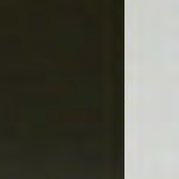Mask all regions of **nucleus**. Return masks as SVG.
<instances>
[{
  "label": "nucleus",
  "instance_id": "20e7f679",
  "mask_svg": "<svg viewBox=\"0 0 179 179\" xmlns=\"http://www.w3.org/2000/svg\"><path fill=\"white\" fill-rule=\"evenodd\" d=\"M123 143H124V124H123Z\"/></svg>",
  "mask_w": 179,
  "mask_h": 179
},
{
  "label": "nucleus",
  "instance_id": "f257e3e1",
  "mask_svg": "<svg viewBox=\"0 0 179 179\" xmlns=\"http://www.w3.org/2000/svg\"><path fill=\"white\" fill-rule=\"evenodd\" d=\"M113 179H120V164H113Z\"/></svg>",
  "mask_w": 179,
  "mask_h": 179
},
{
  "label": "nucleus",
  "instance_id": "0eeeda50",
  "mask_svg": "<svg viewBox=\"0 0 179 179\" xmlns=\"http://www.w3.org/2000/svg\"><path fill=\"white\" fill-rule=\"evenodd\" d=\"M123 3H124V0H123Z\"/></svg>",
  "mask_w": 179,
  "mask_h": 179
},
{
  "label": "nucleus",
  "instance_id": "423d86ee",
  "mask_svg": "<svg viewBox=\"0 0 179 179\" xmlns=\"http://www.w3.org/2000/svg\"><path fill=\"white\" fill-rule=\"evenodd\" d=\"M123 111H124V107H123Z\"/></svg>",
  "mask_w": 179,
  "mask_h": 179
},
{
  "label": "nucleus",
  "instance_id": "39448f33",
  "mask_svg": "<svg viewBox=\"0 0 179 179\" xmlns=\"http://www.w3.org/2000/svg\"><path fill=\"white\" fill-rule=\"evenodd\" d=\"M123 71H124V64H123Z\"/></svg>",
  "mask_w": 179,
  "mask_h": 179
},
{
  "label": "nucleus",
  "instance_id": "f03ea898",
  "mask_svg": "<svg viewBox=\"0 0 179 179\" xmlns=\"http://www.w3.org/2000/svg\"><path fill=\"white\" fill-rule=\"evenodd\" d=\"M124 148H123V152H122V155H123V174H124Z\"/></svg>",
  "mask_w": 179,
  "mask_h": 179
},
{
  "label": "nucleus",
  "instance_id": "7ed1b4c3",
  "mask_svg": "<svg viewBox=\"0 0 179 179\" xmlns=\"http://www.w3.org/2000/svg\"><path fill=\"white\" fill-rule=\"evenodd\" d=\"M124 82H123V88H122L123 96H124Z\"/></svg>",
  "mask_w": 179,
  "mask_h": 179
}]
</instances>
